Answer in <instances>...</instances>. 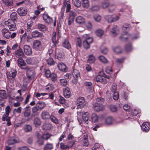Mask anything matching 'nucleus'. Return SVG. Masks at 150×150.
Returning a JSON list of instances; mask_svg holds the SVG:
<instances>
[{
  "mask_svg": "<svg viewBox=\"0 0 150 150\" xmlns=\"http://www.w3.org/2000/svg\"><path fill=\"white\" fill-rule=\"evenodd\" d=\"M60 82L61 85L63 86H65L67 85V81L65 79H60Z\"/></svg>",
  "mask_w": 150,
  "mask_h": 150,
  "instance_id": "nucleus-50",
  "label": "nucleus"
},
{
  "mask_svg": "<svg viewBox=\"0 0 150 150\" xmlns=\"http://www.w3.org/2000/svg\"><path fill=\"white\" fill-rule=\"evenodd\" d=\"M118 32L117 26L116 25H114L110 31V33L112 35L113 37L115 36L118 34Z\"/></svg>",
  "mask_w": 150,
  "mask_h": 150,
  "instance_id": "nucleus-22",
  "label": "nucleus"
},
{
  "mask_svg": "<svg viewBox=\"0 0 150 150\" xmlns=\"http://www.w3.org/2000/svg\"><path fill=\"white\" fill-rule=\"evenodd\" d=\"M76 21L77 23L80 24H82L84 23L85 20L83 17L79 16L76 18Z\"/></svg>",
  "mask_w": 150,
  "mask_h": 150,
  "instance_id": "nucleus-24",
  "label": "nucleus"
},
{
  "mask_svg": "<svg viewBox=\"0 0 150 150\" xmlns=\"http://www.w3.org/2000/svg\"><path fill=\"white\" fill-rule=\"evenodd\" d=\"M76 45L80 47L81 46L82 42L81 39L79 38H77L76 40Z\"/></svg>",
  "mask_w": 150,
  "mask_h": 150,
  "instance_id": "nucleus-60",
  "label": "nucleus"
},
{
  "mask_svg": "<svg viewBox=\"0 0 150 150\" xmlns=\"http://www.w3.org/2000/svg\"><path fill=\"white\" fill-rule=\"evenodd\" d=\"M139 38V36L138 33L136 34H132L129 36V38L131 40L137 39Z\"/></svg>",
  "mask_w": 150,
  "mask_h": 150,
  "instance_id": "nucleus-44",
  "label": "nucleus"
},
{
  "mask_svg": "<svg viewBox=\"0 0 150 150\" xmlns=\"http://www.w3.org/2000/svg\"><path fill=\"white\" fill-rule=\"evenodd\" d=\"M104 100L103 98L101 97L97 99L96 102L93 104V107L95 110L98 112L103 110L104 108L103 105Z\"/></svg>",
  "mask_w": 150,
  "mask_h": 150,
  "instance_id": "nucleus-1",
  "label": "nucleus"
},
{
  "mask_svg": "<svg viewBox=\"0 0 150 150\" xmlns=\"http://www.w3.org/2000/svg\"><path fill=\"white\" fill-rule=\"evenodd\" d=\"M91 118L93 122H97L98 120V117L97 115L95 113H93L91 116Z\"/></svg>",
  "mask_w": 150,
  "mask_h": 150,
  "instance_id": "nucleus-39",
  "label": "nucleus"
},
{
  "mask_svg": "<svg viewBox=\"0 0 150 150\" xmlns=\"http://www.w3.org/2000/svg\"><path fill=\"white\" fill-rule=\"evenodd\" d=\"M55 54L57 58L61 61L62 60L64 57V54L63 51L57 48L55 49Z\"/></svg>",
  "mask_w": 150,
  "mask_h": 150,
  "instance_id": "nucleus-7",
  "label": "nucleus"
},
{
  "mask_svg": "<svg viewBox=\"0 0 150 150\" xmlns=\"http://www.w3.org/2000/svg\"><path fill=\"white\" fill-rule=\"evenodd\" d=\"M33 47L35 50V54L37 55L41 54L42 52L43 48L40 41L38 40L34 41Z\"/></svg>",
  "mask_w": 150,
  "mask_h": 150,
  "instance_id": "nucleus-2",
  "label": "nucleus"
},
{
  "mask_svg": "<svg viewBox=\"0 0 150 150\" xmlns=\"http://www.w3.org/2000/svg\"><path fill=\"white\" fill-rule=\"evenodd\" d=\"M0 97L2 98L6 99L7 96L6 93V91L4 90H0Z\"/></svg>",
  "mask_w": 150,
  "mask_h": 150,
  "instance_id": "nucleus-38",
  "label": "nucleus"
},
{
  "mask_svg": "<svg viewBox=\"0 0 150 150\" xmlns=\"http://www.w3.org/2000/svg\"><path fill=\"white\" fill-rule=\"evenodd\" d=\"M51 78V80L53 81H55L57 80V75L54 73H52L51 74V76L50 77Z\"/></svg>",
  "mask_w": 150,
  "mask_h": 150,
  "instance_id": "nucleus-55",
  "label": "nucleus"
},
{
  "mask_svg": "<svg viewBox=\"0 0 150 150\" xmlns=\"http://www.w3.org/2000/svg\"><path fill=\"white\" fill-rule=\"evenodd\" d=\"M119 19V17L115 15H112V20H110L112 22L116 21Z\"/></svg>",
  "mask_w": 150,
  "mask_h": 150,
  "instance_id": "nucleus-58",
  "label": "nucleus"
},
{
  "mask_svg": "<svg viewBox=\"0 0 150 150\" xmlns=\"http://www.w3.org/2000/svg\"><path fill=\"white\" fill-rule=\"evenodd\" d=\"M82 39L84 40L83 45L84 48L86 49H89L90 47V44L93 42V38L89 37L87 35L85 34L83 35Z\"/></svg>",
  "mask_w": 150,
  "mask_h": 150,
  "instance_id": "nucleus-3",
  "label": "nucleus"
},
{
  "mask_svg": "<svg viewBox=\"0 0 150 150\" xmlns=\"http://www.w3.org/2000/svg\"><path fill=\"white\" fill-rule=\"evenodd\" d=\"M125 48L127 52L130 51L132 49L131 45L130 44L127 45L125 47Z\"/></svg>",
  "mask_w": 150,
  "mask_h": 150,
  "instance_id": "nucleus-63",
  "label": "nucleus"
},
{
  "mask_svg": "<svg viewBox=\"0 0 150 150\" xmlns=\"http://www.w3.org/2000/svg\"><path fill=\"white\" fill-rule=\"evenodd\" d=\"M27 10L23 7H21L18 8L17 12L18 14L21 16H24L27 13Z\"/></svg>",
  "mask_w": 150,
  "mask_h": 150,
  "instance_id": "nucleus-15",
  "label": "nucleus"
},
{
  "mask_svg": "<svg viewBox=\"0 0 150 150\" xmlns=\"http://www.w3.org/2000/svg\"><path fill=\"white\" fill-rule=\"evenodd\" d=\"M63 47L69 49L71 47V46L67 40H65L62 43Z\"/></svg>",
  "mask_w": 150,
  "mask_h": 150,
  "instance_id": "nucleus-28",
  "label": "nucleus"
},
{
  "mask_svg": "<svg viewBox=\"0 0 150 150\" xmlns=\"http://www.w3.org/2000/svg\"><path fill=\"white\" fill-rule=\"evenodd\" d=\"M77 103L78 105H81L84 103L86 104V102L85 101V99L84 97H80L77 100Z\"/></svg>",
  "mask_w": 150,
  "mask_h": 150,
  "instance_id": "nucleus-27",
  "label": "nucleus"
},
{
  "mask_svg": "<svg viewBox=\"0 0 150 150\" xmlns=\"http://www.w3.org/2000/svg\"><path fill=\"white\" fill-rule=\"evenodd\" d=\"M75 6L77 7H79L81 6V2L79 0H75L74 2Z\"/></svg>",
  "mask_w": 150,
  "mask_h": 150,
  "instance_id": "nucleus-64",
  "label": "nucleus"
},
{
  "mask_svg": "<svg viewBox=\"0 0 150 150\" xmlns=\"http://www.w3.org/2000/svg\"><path fill=\"white\" fill-rule=\"evenodd\" d=\"M141 127L143 131L147 132L150 128V124L147 122H144L142 124Z\"/></svg>",
  "mask_w": 150,
  "mask_h": 150,
  "instance_id": "nucleus-18",
  "label": "nucleus"
},
{
  "mask_svg": "<svg viewBox=\"0 0 150 150\" xmlns=\"http://www.w3.org/2000/svg\"><path fill=\"white\" fill-rule=\"evenodd\" d=\"M24 111L23 112L24 115L25 117H28L30 116L31 113V110H24Z\"/></svg>",
  "mask_w": 150,
  "mask_h": 150,
  "instance_id": "nucleus-46",
  "label": "nucleus"
},
{
  "mask_svg": "<svg viewBox=\"0 0 150 150\" xmlns=\"http://www.w3.org/2000/svg\"><path fill=\"white\" fill-rule=\"evenodd\" d=\"M51 125L49 124L44 123L42 126L43 129L45 130H49L51 129Z\"/></svg>",
  "mask_w": 150,
  "mask_h": 150,
  "instance_id": "nucleus-45",
  "label": "nucleus"
},
{
  "mask_svg": "<svg viewBox=\"0 0 150 150\" xmlns=\"http://www.w3.org/2000/svg\"><path fill=\"white\" fill-rule=\"evenodd\" d=\"M58 101L60 104H62L65 103L66 100L63 97L60 96L59 97Z\"/></svg>",
  "mask_w": 150,
  "mask_h": 150,
  "instance_id": "nucleus-54",
  "label": "nucleus"
},
{
  "mask_svg": "<svg viewBox=\"0 0 150 150\" xmlns=\"http://www.w3.org/2000/svg\"><path fill=\"white\" fill-rule=\"evenodd\" d=\"M113 120L112 118L111 117H109L106 119L105 122L107 124H111L112 123Z\"/></svg>",
  "mask_w": 150,
  "mask_h": 150,
  "instance_id": "nucleus-52",
  "label": "nucleus"
},
{
  "mask_svg": "<svg viewBox=\"0 0 150 150\" xmlns=\"http://www.w3.org/2000/svg\"><path fill=\"white\" fill-rule=\"evenodd\" d=\"M96 80L97 82H100L103 84H106L107 83L106 79L104 78H103L100 75H98L96 77Z\"/></svg>",
  "mask_w": 150,
  "mask_h": 150,
  "instance_id": "nucleus-20",
  "label": "nucleus"
},
{
  "mask_svg": "<svg viewBox=\"0 0 150 150\" xmlns=\"http://www.w3.org/2000/svg\"><path fill=\"white\" fill-rule=\"evenodd\" d=\"M27 77L29 80H33L35 77L36 73L34 69L30 68L26 71Z\"/></svg>",
  "mask_w": 150,
  "mask_h": 150,
  "instance_id": "nucleus-5",
  "label": "nucleus"
},
{
  "mask_svg": "<svg viewBox=\"0 0 150 150\" xmlns=\"http://www.w3.org/2000/svg\"><path fill=\"white\" fill-rule=\"evenodd\" d=\"M83 146H87L89 145V143L87 139V137H84L83 139Z\"/></svg>",
  "mask_w": 150,
  "mask_h": 150,
  "instance_id": "nucleus-53",
  "label": "nucleus"
},
{
  "mask_svg": "<svg viewBox=\"0 0 150 150\" xmlns=\"http://www.w3.org/2000/svg\"><path fill=\"white\" fill-rule=\"evenodd\" d=\"M75 142L74 140L69 141L67 143V145L68 148H71L74 144Z\"/></svg>",
  "mask_w": 150,
  "mask_h": 150,
  "instance_id": "nucleus-56",
  "label": "nucleus"
},
{
  "mask_svg": "<svg viewBox=\"0 0 150 150\" xmlns=\"http://www.w3.org/2000/svg\"><path fill=\"white\" fill-rule=\"evenodd\" d=\"M104 33V31L100 29L96 31V35L99 37H100Z\"/></svg>",
  "mask_w": 150,
  "mask_h": 150,
  "instance_id": "nucleus-51",
  "label": "nucleus"
},
{
  "mask_svg": "<svg viewBox=\"0 0 150 150\" xmlns=\"http://www.w3.org/2000/svg\"><path fill=\"white\" fill-rule=\"evenodd\" d=\"M113 50L117 54L120 53L122 52L121 48L119 46L113 47Z\"/></svg>",
  "mask_w": 150,
  "mask_h": 150,
  "instance_id": "nucleus-40",
  "label": "nucleus"
},
{
  "mask_svg": "<svg viewBox=\"0 0 150 150\" xmlns=\"http://www.w3.org/2000/svg\"><path fill=\"white\" fill-rule=\"evenodd\" d=\"M72 74L75 79L74 83H77V80L78 78L80 77V72L78 70L74 69L72 72Z\"/></svg>",
  "mask_w": 150,
  "mask_h": 150,
  "instance_id": "nucleus-12",
  "label": "nucleus"
},
{
  "mask_svg": "<svg viewBox=\"0 0 150 150\" xmlns=\"http://www.w3.org/2000/svg\"><path fill=\"white\" fill-rule=\"evenodd\" d=\"M23 58H18L17 61L18 66L20 68H22V67L25 66L26 65V63Z\"/></svg>",
  "mask_w": 150,
  "mask_h": 150,
  "instance_id": "nucleus-26",
  "label": "nucleus"
},
{
  "mask_svg": "<svg viewBox=\"0 0 150 150\" xmlns=\"http://www.w3.org/2000/svg\"><path fill=\"white\" fill-rule=\"evenodd\" d=\"M64 95L66 98H69L71 95V92L69 88L68 87L65 88L64 90Z\"/></svg>",
  "mask_w": 150,
  "mask_h": 150,
  "instance_id": "nucleus-25",
  "label": "nucleus"
},
{
  "mask_svg": "<svg viewBox=\"0 0 150 150\" xmlns=\"http://www.w3.org/2000/svg\"><path fill=\"white\" fill-rule=\"evenodd\" d=\"M43 19L45 23L48 24H51L53 21L52 18L47 13H44L42 16Z\"/></svg>",
  "mask_w": 150,
  "mask_h": 150,
  "instance_id": "nucleus-11",
  "label": "nucleus"
},
{
  "mask_svg": "<svg viewBox=\"0 0 150 150\" xmlns=\"http://www.w3.org/2000/svg\"><path fill=\"white\" fill-rule=\"evenodd\" d=\"M53 148V146L52 144L47 143L44 147V150H50Z\"/></svg>",
  "mask_w": 150,
  "mask_h": 150,
  "instance_id": "nucleus-33",
  "label": "nucleus"
},
{
  "mask_svg": "<svg viewBox=\"0 0 150 150\" xmlns=\"http://www.w3.org/2000/svg\"><path fill=\"white\" fill-rule=\"evenodd\" d=\"M54 88V86L52 84H48L45 86V89L47 91H50L53 90Z\"/></svg>",
  "mask_w": 150,
  "mask_h": 150,
  "instance_id": "nucleus-41",
  "label": "nucleus"
},
{
  "mask_svg": "<svg viewBox=\"0 0 150 150\" xmlns=\"http://www.w3.org/2000/svg\"><path fill=\"white\" fill-rule=\"evenodd\" d=\"M23 129L26 132H28L31 131L32 129V127L31 126L29 125H25Z\"/></svg>",
  "mask_w": 150,
  "mask_h": 150,
  "instance_id": "nucleus-35",
  "label": "nucleus"
},
{
  "mask_svg": "<svg viewBox=\"0 0 150 150\" xmlns=\"http://www.w3.org/2000/svg\"><path fill=\"white\" fill-rule=\"evenodd\" d=\"M5 24L8 28L10 31H14L17 29L15 21L12 19H8L5 21Z\"/></svg>",
  "mask_w": 150,
  "mask_h": 150,
  "instance_id": "nucleus-4",
  "label": "nucleus"
},
{
  "mask_svg": "<svg viewBox=\"0 0 150 150\" xmlns=\"http://www.w3.org/2000/svg\"><path fill=\"white\" fill-rule=\"evenodd\" d=\"M38 28L40 30L42 31H45L47 29L46 26L41 24L38 25Z\"/></svg>",
  "mask_w": 150,
  "mask_h": 150,
  "instance_id": "nucleus-37",
  "label": "nucleus"
},
{
  "mask_svg": "<svg viewBox=\"0 0 150 150\" xmlns=\"http://www.w3.org/2000/svg\"><path fill=\"white\" fill-rule=\"evenodd\" d=\"M40 109L41 110L45 106V104L43 102H40L36 104L35 105Z\"/></svg>",
  "mask_w": 150,
  "mask_h": 150,
  "instance_id": "nucleus-34",
  "label": "nucleus"
},
{
  "mask_svg": "<svg viewBox=\"0 0 150 150\" xmlns=\"http://www.w3.org/2000/svg\"><path fill=\"white\" fill-rule=\"evenodd\" d=\"M117 85L116 84H113L110 88L111 91L112 93L117 92Z\"/></svg>",
  "mask_w": 150,
  "mask_h": 150,
  "instance_id": "nucleus-57",
  "label": "nucleus"
},
{
  "mask_svg": "<svg viewBox=\"0 0 150 150\" xmlns=\"http://www.w3.org/2000/svg\"><path fill=\"white\" fill-rule=\"evenodd\" d=\"M15 54L16 57L20 58H23L25 57V54L22 50L20 48L15 51Z\"/></svg>",
  "mask_w": 150,
  "mask_h": 150,
  "instance_id": "nucleus-10",
  "label": "nucleus"
},
{
  "mask_svg": "<svg viewBox=\"0 0 150 150\" xmlns=\"http://www.w3.org/2000/svg\"><path fill=\"white\" fill-rule=\"evenodd\" d=\"M116 8L114 4L110 5L109 8V12L110 13L112 12Z\"/></svg>",
  "mask_w": 150,
  "mask_h": 150,
  "instance_id": "nucleus-59",
  "label": "nucleus"
},
{
  "mask_svg": "<svg viewBox=\"0 0 150 150\" xmlns=\"http://www.w3.org/2000/svg\"><path fill=\"white\" fill-rule=\"evenodd\" d=\"M40 110L37 106H35L32 108V112L33 114L34 115H37L38 114V111Z\"/></svg>",
  "mask_w": 150,
  "mask_h": 150,
  "instance_id": "nucleus-31",
  "label": "nucleus"
},
{
  "mask_svg": "<svg viewBox=\"0 0 150 150\" xmlns=\"http://www.w3.org/2000/svg\"><path fill=\"white\" fill-rule=\"evenodd\" d=\"M88 113L87 112H85L82 114L83 119L87 124L88 123Z\"/></svg>",
  "mask_w": 150,
  "mask_h": 150,
  "instance_id": "nucleus-29",
  "label": "nucleus"
},
{
  "mask_svg": "<svg viewBox=\"0 0 150 150\" xmlns=\"http://www.w3.org/2000/svg\"><path fill=\"white\" fill-rule=\"evenodd\" d=\"M24 52L27 55H30L32 54V51L30 47L28 45H24Z\"/></svg>",
  "mask_w": 150,
  "mask_h": 150,
  "instance_id": "nucleus-17",
  "label": "nucleus"
},
{
  "mask_svg": "<svg viewBox=\"0 0 150 150\" xmlns=\"http://www.w3.org/2000/svg\"><path fill=\"white\" fill-rule=\"evenodd\" d=\"M34 123L36 127L40 126L41 124L40 120L38 117L35 118L34 120Z\"/></svg>",
  "mask_w": 150,
  "mask_h": 150,
  "instance_id": "nucleus-36",
  "label": "nucleus"
},
{
  "mask_svg": "<svg viewBox=\"0 0 150 150\" xmlns=\"http://www.w3.org/2000/svg\"><path fill=\"white\" fill-rule=\"evenodd\" d=\"M2 1L6 5L8 6H12L13 5L12 0H2Z\"/></svg>",
  "mask_w": 150,
  "mask_h": 150,
  "instance_id": "nucleus-32",
  "label": "nucleus"
},
{
  "mask_svg": "<svg viewBox=\"0 0 150 150\" xmlns=\"http://www.w3.org/2000/svg\"><path fill=\"white\" fill-rule=\"evenodd\" d=\"M98 59L99 60L104 63H107L108 62V61L107 59L103 56H100Z\"/></svg>",
  "mask_w": 150,
  "mask_h": 150,
  "instance_id": "nucleus-47",
  "label": "nucleus"
},
{
  "mask_svg": "<svg viewBox=\"0 0 150 150\" xmlns=\"http://www.w3.org/2000/svg\"><path fill=\"white\" fill-rule=\"evenodd\" d=\"M56 33L54 32H53L52 34L51 40L53 44L52 46L54 47H56L58 43V40L56 38Z\"/></svg>",
  "mask_w": 150,
  "mask_h": 150,
  "instance_id": "nucleus-13",
  "label": "nucleus"
},
{
  "mask_svg": "<svg viewBox=\"0 0 150 150\" xmlns=\"http://www.w3.org/2000/svg\"><path fill=\"white\" fill-rule=\"evenodd\" d=\"M16 71L15 69H11L6 72L7 78L9 79H12L15 77L16 75Z\"/></svg>",
  "mask_w": 150,
  "mask_h": 150,
  "instance_id": "nucleus-6",
  "label": "nucleus"
},
{
  "mask_svg": "<svg viewBox=\"0 0 150 150\" xmlns=\"http://www.w3.org/2000/svg\"><path fill=\"white\" fill-rule=\"evenodd\" d=\"M11 117H8V115L4 114L2 116V120L3 121H6L7 122V125L9 126L11 125V122L10 121Z\"/></svg>",
  "mask_w": 150,
  "mask_h": 150,
  "instance_id": "nucleus-16",
  "label": "nucleus"
},
{
  "mask_svg": "<svg viewBox=\"0 0 150 150\" xmlns=\"http://www.w3.org/2000/svg\"><path fill=\"white\" fill-rule=\"evenodd\" d=\"M1 33L3 36L7 39L9 38L10 36V32L6 28H4L1 30Z\"/></svg>",
  "mask_w": 150,
  "mask_h": 150,
  "instance_id": "nucleus-14",
  "label": "nucleus"
},
{
  "mask_svg": "<svg viewBox=\"0 0 150 150\" xmlns=\"http://www.w3.org/2000/svg\"><path fill=\"white\" fill-rule=\"evenodd\" d=\"M82 6L85 8H88L89 6V4L88 0H82Z\"/></svg>",
  "mask_w": 150,
  "mask_h": 150,
  "instance_id": "nucleus-49",
  "label": "nucleus"
},
{
  "mask_svg": "<svg viewBox=\"0 0 150 150\" xmlns=\"http://www.w3.org/2000/svg\"><path fill=\"white\" fill-rule=\"evenodd\" d=\"M20 142V140L18 137L14 136L9 138L7 142L9 145H12L15 143H19Z\"/></svg>",
  "mask_w": 150,
  "mask_h": 150,
  "instance_id": "nucleus-9",
  "label": "nucleus"
},
{
  "mask_svg": "<svg viewBox=\"0 0 150 150\" xmlns=\"http://www.w3.org/2000/svg\"><path fill=\"white\" fill-rule=\"evenodd\" d=\"M65 8H66V13L69 12L71 8V6L70 4L69 0L67 1L66 0H64L63 3V5L62 8V10H63V11H64Z\"/></svg>",
  "mask_w": 150,
  "mask_h": 150,
  "instance_id": "nucleus-8",
  "label": "nucleus"
},
{
  "mask_svg": "<svg viewBox=\"0 0 150 150\" xmlns=\"http://www.w3.org/2000/svg\"><path fill=\"white\" fill-rule=\"evenodd\" d=\"M46 61L47 64L49 65H53L55 63L53 59L51 58L46 59Z\"/></svg>",
  "mask_w": 150,
  "mask_h": 150,
  "instance_id": "nucleus-43",
  "label": "nucleus"
},
{
  "mask_svg": "<svg viewBox=\"0 0 150 150\" xmlns=\"http://www.w3.org/2000/svg\"><path fill=\"white\" fill-rule=\"evenodd\" d=\"M11 19H12L15 21L16 20V19L17 18V14L16 12H12L10 16Z\"/></svg>",
  "mask_w": 150,
  "mask_h": 150,
  "instance_id": "nucleus-48",
  "label": "nucleus"
},
{
  "mask_svg": "<svg viewBox=\"0 0 150 150\" xmlns=\"http://www.w3.org/2000/svg\"><path fill=\"white\" fill-rule=\"evenodd\" d=\"M41 116L43 119L46 120L50 118V116L49 112L45 111H43L41 113Z\"/></svg>",
  "mask_w": 150,
  "mask_h": 150,
  "instance_id": "nucleus-21",
  "label": "nucleus"
},
{
  "mask_svg": "<svg viewBox=\"0 0 150 150\" xmlns=\"http://www.w3.org/2000/svg\"><path fill=\"white\" fill-rule=\"evenodd\" d=\"M57 67L59 69L63 71H66L67 69L66 65L63 63H60L58 64Z\"/></svg>",
  "mask_w": 150,
  "mask_h": 150,
  "instance_id": "nucleus-23",
  "label": "nucleus"
},
{
  "mask_svg": "<svg viewBox=\"0 0 150 150\" xmlns=\"http://www.w3.org/2000/svg\"><path fill=\"white\" fill-rule=\"evenodd\" d=\"M76 16V12L74 11H71L69 14V18L74 19Z\"/></svg>",
  "mask_w": 150,
  "mask_h": 150,
  "instance_id": "nucleus-42",
  "label": "nucleus"
},
{
  "mask_svg": "<svg viewBox=\"0 0 150 150\" xmlns=\"http://www.w3.org/2000/svg\"><path fill=\"white\" fill-rule=\"evenodd\" d=\"M31 36L33 38H34L41 37L43 36V34L37 30H35L32 33Z\"/></svg>",
  "mask_w": 150,
  "mask_h": 150,
  "instance_id": "nucleus-19",
  "label": "nucleus"
},
{
  "mask_svg": "<svg viewBox=\"0 0 150 150\" xmlns=\"http://www.w3.org/2000/svg\"><path fill=\"white\" fill-rule=\"evenodd\" d=\"M96 60L95 57L92 54L89 55L87 62L90 63H93Z\"/></svg>",
  "mask_w": 150,
  "mask_h": 150,
  "instance_id": "nucleus-30",
  "label": "nucleus"
},
{
  "mask_svg": "<svg viewBox=\"0 0 150 150\" xmlns=\"http://www.w3.org/2000/svg\"><path fill=\"white\" fill-rule=\"evenodd\" d=\"M60 148L62 149L66 150L68 149L67 144H65L64 143L61 142L60 144Z\"/></svg>",
  "mask_w": 150,
  "mask_h": 150,
  "instance_id": "nucleus-61",
  "label": "nucleus"
},
{
  "mask_svg": "<svg viewBox=\"0 0 150 150\" xmlns=\"http://www.w3.org/2000/svg\"><path fill=\"white\" fill-rule=\"evenodd\" d=\"M105 71L106 73L109 74H111L112 72V70L110 67H108L105 68Z\"/></svg>",
  "mask_w": 150,
  "mask_h": 150,
  "instance_id": "nucleus-62",
  "label": "nucleus"
}]
</instances>
